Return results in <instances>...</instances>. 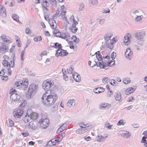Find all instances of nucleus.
Masks as SVG:
<instances>
[{"label":"nucleus","instance_id":"b1692460","mask_svg":"<svg viewBox=\"0 0 147 147\" xmlns=\"http://www.w3.org/2000/svg\"><path fill=\"white\" fill-rule=\"evenodd\" d=\"M8 50L9 48L6 45H5L4 44L1 47V52L5 53L8 51Z\"/></svg>","mask_w":147,"mask_h":147},{"label":"nucleus","instance_id":"ddd939ff","mask_svg":"<svg viewBox=\"0 0 147 147\" xmlns=\"http://www.w3.org/2000/svg\"><path fill=\"white\" fill-rule=\"evenodd\" d=\"M24 111L23 109H19L16 111H14L13 115L14 117L17 118H20L22 115H23Z\"/></svg>","mask_w":147,"mask_h":147},{"label":"nucleus","instance_id":"f3484780","mask_svg":"<svg viewBox=\"0 0 147 147\" xmlns=\"http://www.w3.org/2000/svg\"><path fill=\"white\" fill-rule=\"evenodd\" d=\"M28 127V128L30 129H31L32 130H35L37 128L38 125L35 122H30L29 123Z\"/></svg>","mask_w":147,"mask_h":147},{"label":"nucleus","instance_id":"09e8293b","mask_svg":"<svg viewBox=\"0 0 147 147\" xmlns=\"http://www.w3.org/2000/svg\"><path fill=\"white\" fill-rule=\"evenodd\" d=\"M76 132L77 134H82L83 133H82V128H80L78 129L76 131Z\"/></svg>","mask_w":147,"mask_h":147},{"label":"nucleus","instance_id":"a18cd8bd","mask_svg":"<svg viewBox=\"0 0 147 147\" xmlns=\"http://www.w3.org/2000/svg\"><path fill=\"white\" fill-rule=\"evenodd\" d=\"M25 49H24V50H23L21 53V59L22 61L24 60V56L25 54Z\"/></svg>","mask_w":147,"mask_h":147},{"label":"nucleus","instance_id":"4c0bfd02","mask_svg":"<svg viewBox=\"0 0 147 147\" xmlns=\"http://www.w3.org/2000/svg\"><path fill=\"white\" fill-rule=\"evenodd\" d=\"M110 81L111 80L108 77L105 78L102 80V82L104 84L107 83Z\"/></svg>","mask_w":147,"mask_h":147},{"label":"nucleus","instance_id":"bb28decb","mask_svg":"<svg viewBox=\"0 0 147 147\" xmlns=\"http://www.w3.org/2000/svg\"><path fill=\"white\" fill-rule=\"evenodd\" d=\"M31 119L33 120L36 119L38 117V115L35 112H32L31 113L29 114Z\"/></svg>","mask_w":147,"mask_h":147},{"label":"nucleus","instance_id":"8fccbe9b","mask_svg":"<svg viewBox=\"0 0 147 147\" xmlns=\"http://www.w3.org/2000/svg\"><path fill=\"white\" fill-rule=\"evenodd\" d=\"M125 123L123 122V119L120 120L117 123V125H124Z\"/></svg>","mask_w":147,"mask_h":147},{"label":"nucleus","instance_id":"79ce46f5","mask_svg":"<svg viewBox=\"0 0 147 147\" xmlns=\"http://www.w3.org/2000/svg\"><path fill=\"white\" fill-rule=\"evenodd\" d=\"M53 47H54L55 48H58V49H61V44H59V43L58 42H57L55 43L54 45L53 46Z\"/></svg>","mask_w":147,"mask_h":147},{"label":"nucleus","instance_id":"7c9ffc66","mask_svg":"<svg viewBox=\"0 0 147 147\" xmlns=\"http://www.w3.org/2000/svg\"><path fill=\"white\" fill-rule=\"evenodd\" d=\"M143 17L142 15L137 16L135 18V21L137 23L140 22L142 20V19Z\"/></svg>","mask_w":147,"mask_h":147},{"label":"nucleus","instance_id":"13d9d810","mask_svg":"<svg viewBox=\"0 0 147 147\" xmlns=\"http://www.w3.org/2000/svg\"><path fill=\"white\" fill-rule=\"evenodd\" d=\"M102 12L103 13H109L110 10L108 8H107L102 10Z\"/></svg>","mask_w":147,"mask_h":147},{"label":"nucleus","instance_id":"052dcab7","mask_svg":"<svg viewBox=\"0 0 147 147\" xmlns=\"http://www.w3.org/2000/svg\"><path fill=\"white\" fill-rule=\"evenodd\" d=\"M146 139H147V136H144L142 137V141L141 142L146 143V142L147 141L145 140Z\"/></svg>","mask_w":147,"mask_h":147},{"label":"nucleus","instance_id":"0e129e2a","mask_svg":"<svg viewBox=\"0 0 147 147\" xmlns=\"http://www.w3.org/2000/svg\"><path fill=\"white\" fill-rule=\"evenodd\" d=\"M72 24L71 26H76L78 24V23L76 20L73 21L72 22Z\"/></svg>","mask_w":147,"mask_h":147},{"label":"nucleus","instance_id":"603ef678","mask_svg":"<svg viewBox=\"0 0 147 147\" xmlns=\"http://www.w3.org/2000/svg\"><path fill=\"white\" fill-rule=\"evenodd\" d=\"M105 90V89L103 88L100 87V89L98 91V92H95V93L96 94H98L104 91Z\"/></svg>","mask_w":147,"mask_h":147},{"label":"nucleus","instance_id":"473e14b6","mask_svg":"<svg viewBox=\"0 0 147 147\" xmlns=\"http://www.w3.org/2000/svg\"><path fill=\"white\" fill-rule=\"evenodd\" d=\"M105 139V138L101 135H98L97 137H96V139L97 141L100 142H102Z\"/></svg>","mask_w":147,"mask_h":147},{"label":"nucleus","instance_id":"f03ea898","mask_svg":"<svg viewBox=\"0 0 147 147\" xmlns=\"http://www.w3.org/2000/svg\"><path fill=\"white\" fill-rule=\"evenodd\" d=\"M110 59L107 58L106 59H102V62H98L99 66L100 69L103 68L105 69H107L109 68V67L113 66L115 64V61H111L109 62Z\"/></svg>","mask_w":147,"mask_h":147},{"label":"nucleus","instance_id":"6e6552de","mask_svg":"<svg viewBox=\"0 0 147 147\" xmlns=\"http://www.w3.org/2000/svg\"><path fill=\"white\" fill-rule=\"evenodd\" d=\"M68 54L66 50H64L61 48L58 49L56 51L55 53V56L58 57L60 56L61 57H63L67 55Z\"/></svg>","mask_w":147,"mask_h":147},{"label":"nucleus","instance_id":"680f3d73","mask_svg":"<svg viewBox=\"0 0 147 147\" xmlns=\"http://www.w3.org/2000/svg\"><path fill=\"white\" fill-rule=\"evenodd\" d=\"M17 42V45L18 47H20L21 46V42L20 39H17L16 40Z\"/></svg>","mask_w":147,"mask_h":147},{"label":"nucleus","instance_id":"864d4df0","mask_svg":"<svg viewBox=\"0 0 147 147\" xmlns=\"http://www.w3.org/2000/svg\"><path fill=\"white\" fill-rule=\"evenodd\" d=\"M61 10L62 11L63 13L65 14V13L66 12V9L65 6L64 5H63L61 7Z\"/></svg>","mask_w":147,"mask_h":147},{"label":"nucleus","instance_id":"2eb2a0df","mask_svg":"<svg viewBox=\"0 0 147 147\" xmlns=\"http://www.w3.org/2000/svg\"><path fill=\"white\" fill-rule=\"evenodd\" d=\"M113 36V34L111 33H107L105 34L104 36V38L105 40V42L108 45V41L112 40L111 39V38Z\"/></svg>","mask_w":147,"mask_h":147},{"label":"nucleus","instance_id":"c03bdc74","mask_svg":"<svg viewBox=\"0 0 147 147\" xmlns=\"http://www.w3.org/2000/svg\"><path fill=\"white\" fill-rule=\"evenodd\" d=\"M69 20H70V22L69 21H67H67H66L67 22V23L68 24H70V23H72V22L73 21H74L75 20L74 18V16H71L69 18Z\"/></svg>","mask_w":147,"mask_h":147},{"label":"nucleus","instance_id":"0eeeda50","mask_svg":"<svg viewBox=\"0 0 147 147\" xmlns=\"http://www.w3.org/2000/svg\"><path fill=\"white\" fill-rule=\"evenodd\" d=\"M16 91H11L10 92L11 94L10 98L12 100L14 101H18L20 99V96L18 94L15 93Z\"/></svg>","mask_w":147,"mask_h":147},{"label":"nucleus","instance_id":"69168bd1","mask_svg":"<svg viewBox=\"0 0 147 147\" xmlns=\"http://www.w3.org/2000/svg\"><path fill=\"white\" fill-rule=\"evenodd\" d=\"M26 34H31V31L28 28H26Z\"/></svg>","mask_w":147,"mask_h":147},{"label":"nucleus","instance_id":"6e6d98bb","mask_svg":"<svg viewBox=\"0 0 147 147\" xmlns=\"http://www.w3.org/2000/svg\"><path fill=\"white\" fill-rule=\"evenodd\" d=\"M84 4L83 3H81L80 5V7L79 8V11H82L84 7Z\"/></svg>","mask_w":147,"mask_h":147},{"label":"nucleus","instance_id":"e2e57ef3","mask_svg":"<svg viewBox=\"0 0 147 147\" xmlns=\"http://www.w3.org/2000/svg\"><path fill=\"white\" fill-rule=\"evenodd\" d=\"M68 76L67 74L63 75V79L65 81H67L68 80Z\"/></svg>","mask_w":147,"mask_h":147},{"label":"nucleus","instance_id":"4d7b16f0","mask_svg":"<svg viewBox=\"0 0 147 147\" xmlns=\"http://www.w3.org/2000/svg\"><path fill=\"white\" fill-rule=\"evenodd\" d=\"M88 129L87 127H84L82 128V133L83 134L87 132L88 131Z\"/></svg>","mask_w":147,"mask_h":147},{"label":"nucleus","instance_id":"bf43d9fd","mask_svg":"<svg viewBox=\"0 0 147 147\" xmlns=\"http://www.w3.org/2000/svg\"><path fill=\"white\" fill-rule=\"evenodd\" d=\"M116 54L115 53L113 52L111 54V58H112L113 60L116 57Z\"/></svg>","mask_w":147,"mask_h":147},{"label":"nucleus","instance_id":"20e7f679","mask_svg":"<svg viewBox=\"0 0 147 147\" xmlns=\"http://www.w3.org/2000/svg\"><path fill=\"white\" fill-rule=\"evenodd\" d=\"M38 88V86L37 85L33 84H31L28 89L27 97L28 98H30L36 92Z\"/></svg>","mask_w":147,"mask_h":147},{"label":"nucleus","instance_id":"aec40b11","mask_svg":"<svg viewBox=\"0 0 147 147\" xmlns=\"http://www.w3.org/2000/svg\"><path fill=\"white\" fill-rule=\"evenodd\" d=\"M120 133L122 136L126 138H129L131 136V133L128 131H121Z\"/></svg>","mask_w":147,"mask_h":147},{"label":"nucleus","instance_id":"de8ad7c7","mask_svg":"<svg viewBox=\"0 0 147 147\" xmlns=\"http://www.w3.org/2000/svg\"><path fill=\"white\" fill-rule=\"evenodd\" d=\"M26 102L25 101H22L20 105V107H23L26 105Z\"/></svg>","mask_w":147,"mask_h":147},{"label":"nucleus","instance_id":"3c124183","mask_svg":"<svg viewBox=\"0 0 147 147\" xmlns=\"http://www.w3.org/2000/svg\"><path fill=\"white\" fill-rule=\"evenodd\" d=\"M90 2L93 5L97 4L98 3L97 0H90Z\"/></svg>","mask_w":147,"mask_h":147},{"label":"nucleus","instance_id":"6ab92c4d","mask_svg":"<svg viewBox=\"0 0 147 147\" xmlns=\"http://www.w3.org/2000/svg\"><path fill=\"white\" fill-rule=\"evenodd\" d=\"M67 104L69 107H73L76 105V100L74 99H70L68 100Z\"/></svg>","mask_w":147,"mask_h":147},{"label":"nucleus","instance_id":"c9c22d12","mask_svg":"<svg viewBox=\"0 0 147 147\" xmlns=\"http://www.w3.org/2000/svg\"><path fill=\"white\" fill-rule=\"evenodd\" d=\"M12 18L16 22H20L19 20V17L16 14H14L12 15Z\"/></svg>","mask_w":147,"mask_h":147},{"label":"nucleus","instance_id":"c85d7f7f","mask_svg":"<svg viewBox=\"0 0 147 147\" xmlns=\"http://www.w3.org/2000/svg\"><path fill=\"white\" fill-rule=\"evenodd\" d=\"M42 5L44 9H45L47 11H48V9L47 8V7L48 6V2L46 0L43 1Z\"/></svg>","mask_w":147,"mask_h":147},{"label":"nucleus","instance_id":"ea45409f","mask_svg":"<svg viewBox=\"0 0 147 147\" xmlns=\"http://www.w3.org/2000/svg\"><path fill=\"white\" fill-rule=\"evenodd\" d=\"M33 40L34 41L36 42H37L38 41H40L42 40V38L41 36H40L34 37L33 38Z\"/></svg>","mask_w":147,"mask_h":147},{"label":"nucleus","instance_id":"49530a36","mask_svg":"<svg viewBox=\"0 0 147 147\" xmlns=\"http://www.w3.org/2000/svg\"><path fill=\"white\" fill-rule=\"evenodd\" d=\"M111 81H110V84L112 85L113 86H116L118 84L117 82H115V80H114L112 79L111 80Z\"/></svg>","mask_w":147,"mask_h":147},{"label":"nucleus","instance_id":"58836bf2","mask_svg":"<svg viewBox=\"0 0 147 147\" xmlns=\"http://www.w3.org/2000/svg\"><path fill=\"white\" fill-rule=\"evenodd\" d=\"M131 80L128 78H124L123 79V82L124 83L127 84L129 83L130 82Z\"/></svg>","mask_w":147,"mask_h":147},{"label":"nucleus","instance_id":"a211bd4d","mask_svg":"<svg viewBox=\"0 0 147 147\" xmlns=\"http://www.w3.org/2000/svg\"><path fill=\"white\" fill-rule=\"evenodd\" d=\"M130 37H131V35L130 34L127 33V35L125 36L124 37V42L126 45H127L130 42Z\"/></svg>","mask_w":147,"mask_h":147},{"label":"nucleus","instance_id":"5701e85b","mask_svg":"<svg viewBox=\"0 0 147 147\" xmlns=\"http://www.w3.org/2000/svg\"><path fill=\"white\" fill-rule=\"evenodd\" d=\"M0 16L3 18H5L6 17V11L5 8L3 7V8L0 9Z\"/></svg>","mask_w":147,"mask_h":147},{"label":"nucleus","instance_id":"393cba45","mask_svg":"<svg viewBox=\"0 0 147 147\" xmlns=\"http://www.w3.org/2000/svg\"><path fill=\"white\" fill-rule=\"evenodd\" d=\"M25 123H27L31 119L29 113H26V115L23 119Z\"/></svg>","mask_w":147,"mask_h":147},{"label":"nucleus","instance_id":"e433bc0d","mask_svg":"<svg viewBox=\"0 0 147 147\" xmlns=\"http://www.w3.org/2000/svg\"><path fill=\"white\" fill-rule=\"evenodd\" d=\"M69 30L73 33H75L78 30V28L76 26H71Z\"/></svg>","mask_w":147,"mask_h":147},{"label":"nucleus","instance_id":"f704fd0d","mask_svg":"<svg viewBox=\"0 0 147 147\" xmlns=\"http://www.w3.org/2000/svg\"><path fill=\"white\" fill-rule=\"evenodd\" d=\"M96 55V56L98 61H101L102 59L101 55L100 54V51H98L96 52L95 54Z\"/></svg>","mask_w":147,"mask_h":147},{"label":"nucleus","instance_id":"1a4fd4ad","mask_svg":"<svg viewBox=\"0 0 147 147\" xmlns=\"http://www.w3.org/2000/svg\"><path fill=\"white\" fill-rule=\"evenodd\" d=\"M39 122L42 125L44 129L46 128L48 126L49 123V120L47 118H42L39 120Z\"/></svg>","mask_w":147,"mask_h":147},{"label":"nucleus","instance_id":"338daca9","mask_svg":"<svg viewBox=\"0 0 147 147\" xmlns=\"http://www.w3.org/2000/svg\"><path fill=\"white\" fill-rule=\"evenodd\" d=\"M67 126V124L66 123H63L61 127L64 130Z\"/></svg>","mask_w":147,"mask_h":147},{"label":"nucleus","instance_id":"c756f323","mask_svg":"<svg viewBox=\"0 0 147 147\" xmlns=\"http://www.w3.org/2000/svg\"><path fill=\"white\" fill-rule=\"evenodd\" d=\"M115 100L117 101H119L121 98V94L119 92H117L115 95Z\"/></svg>","mask_w":147,"mask_h":147},{"label":"nucleus","instance_id":"f8f14e48","mask_svg":"<svg viewBox=\"0 0 147 147\" xmlns=\"http://www.w3.org/2000/svg\"><path fill=\"white\" fill-rule=\"evenodd\" d=\"M1 38L3 41L8 43H11L12 42L11 38L8 36H6L5 34H3L1 35Z\"/></svg>","mask_w":147,"mask_h":147},{"label":"nucleus","instance_id":"39448f33","mask_svg":"<svg viewBox=\"0 0 147 147\" xmlns=\"http://www.w3.org/2000/svg\"><path fill=\"white\" fill-rule=\"evenodd\" d=\"M28 80H25L23 82L22 81H20L16 82L15 87H18V88H21L23 90H25L27 88L28 85Z\"/></svg>","mask_w":147,"mask_h":147},{"label":"nucleus","instance_id":"37998d69","mask_svg":"<svg viewBox=\"0 0 147 147\" xmlns=\"http://www.w3.org/2000/svg\"><path fill=\"white\" fill-rule=\"evenodd\" d=\"M51 4L53 6L55 7L57 5V2L55 0H49Z\"/></svg>","mask_w":147,"mask_h":147},{"label":"nucleus","instance_id":"cd10ccee","mask_svg":"<svg viewBox=\"0 0 147 147\" xmlns=\"http://www.w3.org/2000/svg\"><path fill=\"white\" fill-rule=\"evenodd\" d=\"M74 69L71 67H69V68L67 69V73L69 74H71L72 77L75 79V74H74L73 73Z\"/></svg>","mask_w":147,"mask_h":147},{"label":"nucleus","instance_id":"a19ab883","mask_svg":"<svg viewBox=\"0 0 147 147\" xmlns=\"http://www.w3.org/2000/svg\"><path fill=\"white\" fill-rule=\"evenodd\" d=\"M76 78H75V79H74L77 82H80V76L79 74H77V73H76Z\"/></svg>","mask_w":147,"mask_h":147},{"label":"nucleus","instance_id":"9d476101","mask_svg":"<svg viewBox=\"0 0 147 147\" xmlns=\"http://www.w3.org/2000/svg\"><path fill=\"white\" fill-rule=\"evenodd\" d=\"M135 35L137 40L142 41L145 35V33L144 32H138L135 34Z\"/></svg>","mask_w":147,"mask_h":147},{"label":"nucleus","instance_id":"72a5a7b5","mask_svg":"<svg viewBox=\"0 0 147 147\" xmlns=\"http://www.w3.org/2000/svg\"><path fill=\"white\" fill-rule=\"evenodd\" d=\"M53 34L55 36L59 37H60L61 34V33L58 30H55L53 32Z\"/></svg>","mask_w":147,"mask_h":147},{"label":"nucleus","instance_id":"f257e3e1","mask_svg":"<svg viewBox=\"0 0 147 147\" xmlns=\"http://www.w3.org/2000/svg\"><path fill=\"white\" fill-rule=\"evenodd\" d=\"M57 98V94L51 92V90H48L43 94L42 99L44 105L50 106L54 104Z\"/></svg>","mask_w":147,"mask_h":147},{"label":"nucleus","instance_id":"dca6fc26","mask_svg":"<svg viewBox=\"0 0 147 147\" xmlns=\"http://www.w3.org/2000/svg\"><path fill=\"white\" fill-rule=\"evenodd\" d=\"M116 42V40L115 38H113L112 40L108 41V45L106 43H105L106 46L110 49H112L113 48V43Z\"/></svg>","mask_w":147,"mask_h":147},{"label":"nucleus","instance_id":"2f4dec72","mask_svg":"<svg viewBox=\"0 0 147 147\" xmlns=\"http://www.w3.org/2000/svg\"><path fill=\"white\" fill-rule=\"evenodd\" d=\"M7 123L9 127H12L14 125V122L13 121L10 119L7 121Z\"/></svg>","mask_w":147,"mask_h":147},{"label":"nucleus","instance_id":"4be33fe9","mask_svg":"<svg viewBox=\"0 0 147 147\" xmlns=\"http://www.w3.org/2000/svg\"><path fill=\"white\" fill-rule=\"evenodd\" d=\"M56 14L58 15V16H61L63 20L67 21V18L65 16V14L63 13L62 11L61 10V9H58L57 11L56 12Z\"/></svg>","mask_w":147,"mask_h":147},{"label":"nucleus","instance_id":"412c9836","mask_svg":"<svg viewBox=\"0 0 147 147\" xmlns=\"http://www.w3.org/2000/svg\"><path fill=\"white\" fill-rule=\"evenodd\" d=\"M49 23L52 28L55 29L56 28L57 24L53 19H50L49 21Z\"/></svg>","mask_w":147,"mask_h":147},{"label":"nucleus","instance_id":"7ed1b4c3","mask_svg":"<svg viewBox=\"0 0 147 147\" xmlns=\"http://www.w3.org/2000/svg\"><path fill=\"white\" fill-rule=\"evenodd\" d=\"M4 60L3 61L2 64L3 65L7 68V71L9 75L11 74V71L10 68L13 67L14 64V61L13 59V61H10V62L9 63L8 61L9 57L6 55L3 56Z\"/></svg>","mask_w":147,"mask_h":147},{"label":"nucleus","instance_id":"9b49d317","mask_svg":"<svg viewBox=\"0 0 147 147\" xmlns=\"http://www.w3.org/2000/svg\"><path fill=\"white\" fill-rule=\"evenodd\" d=\"M133 51L130 48L126 50L125 53V55L126 58L130 60L133 56Z\"/></svg>","mask_w":147,"mask_h":147},{"label":"nucleus","instance_id":"774afa93","mask_svg":"<svg viewBox=\"0 0 147 147\" xmlns=\"http://www.w3.org/2000/svg\"><path fill=\"white\" fill-rule=\"evenodd\" d=\"M64 130L61 127H60L58 129L57 131V134H59L63 131Z\"/></svg>","mask_w":147,"mask_h":147},{"label":"nucleus","instance_id":"5fc2aeb1","mask_svg":"<svg viewBox=\"0 0 147 147\" xmlns=\"http://www.w3.org/2000/svg\"><path fill=\"white\" fill-rule=\"evenodd\" d=\"M60 37L63 39H65L66 38H67V36L65 33H62Z\"/></svg>","mask_w":147,"mask_h":147},{"label":"nucleus","instance_id":"423d86ee","mask_svg":"<svg viewBox=\"0 0 147 147\" xmlns=\"http://www.w3.org/2000/svg\"><path fill=\"white\" fill-rule=\"evenodd\" d=\"M53 83L48 80L44 81L42 84L43 88L46 90V92L48 90H50L49 89L51 87L53 86Z\"/></svg>","mask_w":147,"mask_h":147},{"label":"nucleus","instance_id":"a878e982","mask_svg":"<svg viewBox=\"0 0 147 147\" xmlns=\"http://www.w3.org/2000/svg\"><path fill=\"white\" fill-rule=\"evenodd\" d=\"M134 88L132 87H130L128 88L126 90L125 92V94L126 95H128L133 93L135 91Z\"/></svg>","mask_w":147,"mask_h":147},{"label":"nucleus","instance_id":"4468645a","mask_svg":"<svg viewBox=\"0 0 147 147\" xmlns=\"http://www.w3.org/2000/svg\"><path fill=\"white\" fill-rule=\"evenodd\" d=\"M111 106V104L106 102L101 103L99 105V107L101 109L105 110L109 109Z\"/></svg>","mask_w":147,"mask_h":147}]
</instances>
